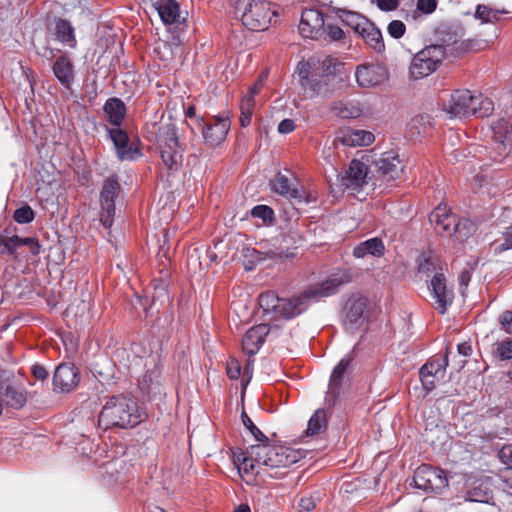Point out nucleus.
<instances>
[{
	"label": "nucleus",
	"instance_id": "60",
	"mask_svg": "<svg viewBox=\"0 0 512 512\" xmlns=\"http://www.w3.org/2000/svg\"><path fill=\"white\" fill-rule=\"evenodd\" d=\"M161 48H163L165 51V54L161 56V59L164 61H169L172 58L170 45H168L167 43H159L155 51L159 52Z\"/></svg>",
	"mask_w": 512,
	"mask_h": 512
},
{
	"label": "nucleus",
	"instance_id": "32",
	"mask_svg": "<svg viewBox=\"0 0 512 512\" xmlns=\"http://www.w3.org/2000/svg\"><path fill=\"white\" fill-rule=\"evenodd\" d=\"M492 129L495 139L512 150V121L498 120L493 124Z\"/></svg>",
	"mask_w": 512,
	"mask_h": 512
},
{
	"label": "nucleus",
	"instance_id": "57",
	"mask_svg": "<svg viewBox=\"0 0 512 512\" xmlns=\"http://www.w3.org/2000/svg\"><path fill=\"white\" fill-rule=\"evenodd\" d=\"M295 129L294 121L291 119H284L278 125V132L280 134H289Z\"/></svg>",
	"mask_w": 512,
	"mask_h": 512
},
{
	"label": "nucleus",
	"instance_id": "28",
	"mask_svg": "<svg viewBox=\"0 0 512 512\" xmlns=\"http://www.w3.org/2000/svg\"><path fill=\"white\" fill-rule=\"evenodd\" d=\"M385 246L379 238H371L361 242L353 249L356 258H363L367 255L380 257L384 254Z\"/></svg>",
	"mask_w": 512,
	"mask_h": 512
},
{
	"label": "nucleus",
	"instance_id": "35",
	"mask_svg": "<svg viewBox=\"0 0 512 512\" xmlns=\"http://www.w3.org/2000/svg\"><path fill=\"white\" fill-rule=\"evenodd\" d=\"M327 427V413L324 409H317L308 421L306 433L314 436L325 431Z\"/></svg>",
	"mask_w": 512,
	"mask_h": 512
},
{
	"label": "nucleus",
	"instance_id": "3",
	"mask_svg": "<svg viewBox=\"0 0 512 512\" xmlns=\"http://www.w3.org/2000/svg\"><path fill=\"white\" fill-rule=\"evenodd\" d=\"M341 63L332 56H313L298 63V83L309 96L319 94L338 74Z\"/></svg>",
	"mask_w": 512,
	"mask_h": 512
},
{
	"label": "nucleus",
	"instance_id": "5",
	"mask_svg": "<svg viewBox=\"0 0 512 512\" xmlns=\"http://www.w3.org/2000/svg\"><path fill=\"white\" fill-rule=\"evenodd\" d=\"M442 109L450 118L485 117L493 111V103L482 95H473L469 90H456L443 101Z\"/></svg>",
	"mask_w": 512,
	"mask_h": 512
},
{
	"label": "nucleus",
	"instance_id": "14",
	"mask_svg": "<svg viewBox=\"0 0 512 512\" xmlns=\"http://www.w3.org/2000/svg\"><path fill=\"white\" fill-rule=\"evenodd\" d=\"M376 166L383 182L399 179L404 172L403 162L394 151L383 153L377 161Z\"/></svg>",
	"mask_w": 512,
	"mask_h": 512
},
{
	"label": "nucleus",
	"instance_id": "20",
	"mask_svg": "<svg viewBox=\"0 0 512 512\" xmlns=\"http://www.w3.org/2000/svg\"><path fill=\"white\" fill-rule=\"evenodd\" d=\"M355 78L360 87L371 88L383 83L387 74L380 65H360L356 69Z\"/></svg>",
	"mask_w": 512,
	"mask_h": 512
},
{
	"label": "nucleus",
	"instance_id": "41",
	"mask_svg": "<svg viewBox=\"0 0 512 512\" xmlns=\"http://www.w3.org/2000/svg\"><path fill=\"white\" fill-rule=\"evenodd\" d=\"M263 86V79H259L253 86L250 87L249 94L244 96L240 103V111L241 112H250L253 113L254 109V97L259 93Z\"/></svg>",
	"mask_w": 512,
	"mask_h": 512
},
{
	"label": "nucleus",
	"instance_id": "58",
	"mask_svg": "<svg viewBox=\"0 0 512 512\" xmlns=\"http://www.w3.org/2000/svg\"><path fill=\"white\" fill-rule=\"evenodd\" d=\"M32 373H33L34 377L38 380H46L48 377V372L41 365H34L32 367Z\"/></svg>",
	"mask_w": 512,
	"mask_h": 512
},
{
	"label": "nucleus",
	"instance_id": "61",
	"mask_svg": "<svg viewBox=\"0 0 512 512\" xmlns=\"http://www.w3.org/2000/svg\"><path fill=\"white\" fill-rule=\"evenodd\" d=\"M457 350L460 355L465 357L469 356L472 353L471 345L467 342L458 344Z\"/></svg>",
	"mask_w": 512,
	"mask_h": 512
},
{
	"label": "nucleus",
	"instance_id": "39",
	"mask_svg": "<svg viewBox=\"0 0 512 512\" xmlns=\"http://www.w3.org/2000/svg\"><path fill=\"white\" fill-rule=\"evenodd\" d=\"M56 33L58 39L62 43L69 47L75 46L76 41L74 38L73 28L68 21L62 19L58 20L56 23Z\"/></svg>",
	"mask_w": 512,
	"mask_h": 512
},
{
	"label": "nucleus",
	"instance_id": "51",
	"mask_svg": "<svg viewBox=\"0 0 512 512\" xmlns=\"http://www.w3.org/2000/svg\"><path fill=\"white\" fill-rule=\"evenodd\" d=\"M226 372L230 379H238L241 375V365L238 360L230 359L226 365Z\"/></svg>",
	"mask_w": 512,
	"mask_h": 512
},
{
	"label": "nucleus",
	"instance_id": "48",
	"mask_svg": "<svg viewBox=\"0 0 512 512\" xmlns=\"http://www.w3.org/2000/svg\"><path fill=\"white\" fill-rule=\"evenodd\" d=\"M405 24L400 20H393L388 24L387 31L393 38H401L405 33Z\"/></svg>",
	"mask_w": 512,
	"mask_h": 512
},
{
	"label": "nucleus",
	"instance_id": "38",
	"mask_svg": "<svg viewBox=\"0 0 512 512\" xmlns=\"http://www.w3.org/2000/svg\"><path fill=\"white\" fill-rule=\"evenodd\" d=\"M341 19L345 25L350 27L357 34L363 32L367 25V22L369 21L364 16L350 11L343 12Z\"/></svg>",
	"mask_w": 512,
	"mask_h": 512
},
{
	"label": "nucleus",
	"instance_id": "17",
	"mask_svg": "<svg viewBox=\"0 0 512 512\" xmlns=\"http://www.w3.org/2000/svg\"><path fill=\"white\" fill-rule=\"evenodd\" d=\"M429 221L437 233L449 236L459 220L446 204H439L430 214Z\"/></svg>",
	"mask_w": 512,
	"mask_h": 512
},
{
	"label": "nucleus",
	"instance_id": "4",
	"mask_svg": "<svg viewBox=\"0 0 512 512\" xmlns=\"http://www.w3.org/2000/svg\"><path fill=\"white\" fill-rule=\"evenodd\" d=\"M144 412L133 397L113 396L103 406L99 414V424L104 428H130L144 419Z\"/></svg>",
	"mask_w": 512,
	"mask_h": 512
},
{
	"label": "nucleus",
	"instance_id": "19",
	"mask_svg": "<svg viewBox=\"0 0 512 512\" xmlns=\"http://www.w3.org/2000/svg\"><path fill=\"white\" fill-rule=\"evenodd\" d=\"M368 168L359 160H352L342 177V185L352 191H358L369 185Z\"/></svg>",
	"mask_w": 512,
	"mask_h": 512
},
{
	"label": "nucleus",
	"instance_id": "64",
	"mask_svg": "<svg viewBox=\"0 0 512 512\" xmlns=\"http://www.w3.org/2000/svg\"><path fill=\"white\" fill-rule=\"evenodd\" d=\"M252 114L253 113H250V112H241L240 124H241L242 127H246V126H248L250 124Z\"/></svg>",
	"mask_w": 512,
	"mask_h": 512
},
{
	"label": "nucleus",
	"instance_id": "9",
	"mask_svg": "<svg viewBox=\"0 0 512 512\" xmlns=\"http://www.w3.org/2000/svg\"><path fill=\"white\" fill-rule=\"evenodd\" d=\"M158 147L162 162L167 168H177L181 164L183 149L174 129L167 127L160 130Z\"/></svg>",
	"mask_w": 512,
	"mask_h": 512
},
{
	"label": "nucleus",
	"instance_id": "63",
	"mask_svg": "<svg viewBox=\"0 0 512 512\" xmlns=\"http://www.w3.org/2000/svg\"><path fill=\"white\" fill-rule=\"evenodd\" d=\"M471 280V273L469 270H463L459 275V283L461 286L467 287Z\"/></svg>",
	"mask_w": 512,
	"mask_h": 512
},
{
	"label": "nucleus",
	"instance_id": "13",
	"mask_svg": "<svg viewBox=\"0 0 512 512\" xmlns=\"http://www.w3.org/2000/svg\"><path fill=\"white\" fill-rule=\"evenodd\" d=\"M428 288L436 310L440 314H444L454 298L453 291L447 287L444 275L442 273L434 274Z\"/></svg>",
	"mask_w": 512,
	"mask_h": 512
},
{
	"label": "nucleus",
	"instance_id": "34",
	"mask_svg": "<svg viewBox=\"0 0 512 512\" xmlns=\"http://www.w3.org/2000/svg\"><path fill=\"white\" fill-rule=\"evenodd\" d=\"M418 270L427 275L430 273H440L439 271L442 270V267L438 256L431 252L422 253L418 257Z\"/></svg>",
	"mask_w": 512,
	"mask_h": 512
},
{
	"label": "nucleus",
	"instance_id": "2",
	"mask_svg": "<svg viewBox=\"0 0 512 512\" xmlns=\"http://www.w3.org/2000/svg\"><path fill=\"white\" fill-rule=\"evenodd\" d=\"M302 458L300 450L284 445L258 443L246 452L234 455V463L241 478L251 484L256 477L264 479V467L268 469L287 468Z\"/></svg>",
	"mask_w": 512,
	"mask_h": 512
},
{
	"label": "nucleus",
	"instance_id": "24",
	"mask_svg": "<svg viewBox=\"0 0 512 512\" xmlns=\"http://www.w3.org/2000/svg\"><path fill=\"white\" fill-rule=\"evenodd\" d=\"M151 5L165 25L180 22L181 12L176 0H151Z\"/></svg>",
	"mask_w": 512,
	"mask_h": 512
},
{
	"label": "nucleus",
	"instance_id": "21",
	"mask_svg": "<svg viewBox=\"0 0 512 512\" xmlns=\"http://www.w3.org/2000/svg\"><path fill=\"white\" fill-rule=\"evenodd\" d=\"M79 382L78 370L70 364H60L54 373V389L60 392L73 390Z\"/></svg>",
	"mask_w": 512,
	"mask_h": 512
},
{
	"label": "nucleus",
	"instance_id": "53",
	"mask_svg": "<svg viewBox=\"0 0 512 512\" xmlns=\"http://www.w3.org/2000/svg\"><path fill=\"white\" fill-rule=\"evenodd\" d=\"M442 377L431 374H420L422 385L426 391H431L435 388L436 381Z\"/></svg>",
	"mask_w": 512,
	"mask_h": 512
},
{
	"label": "nucleus",
	"instance_id": "59",
	"mask_svg": "<svg viewBox=\"0 0 512 512\" xmlns=\"http://www.w3.org/2000/svg\"><path fill=\"white\" fill-rule=\"evenodd\" d=\"M299 506L303 511L309 512L315 507V503L312 498L306 497L300 500Z\"/></svg>",
	"mask_w": 512,
	"mask_h": 512
},
{
	"label": "nucleus",
	"instance_id": "1",
	"mask_svg": "<svg viewBox=\"0 0 512 512\" xmlns=\"http://www.w3.org/2000/svg\"><path fill=\"white\" fill-rule=\"evenodd\" d=\"M345 281L338 277L312 284L290 298H280L268 291L259 296V307L267 319H290L305 311L313 302H318L337 292Z\"/></svg>",
	"mask_w": 512,
	"mask_h": 512
},
{
	"label": "nucleus",
	"instance_id": "42",
	"mask_svg": "<svg viewBox=\"0 0 512 512\" xmlns=\"http://www.w3.org/2000/svg\"><path fill=\"white\" fill-rule=\"evenodd\" d=\"M447 358L443 360H433L422 366L420 374H431L444 377Z\"/></svg>",
	"mask_w": 512,
	"mask_h": 512
},
{
	"label": "nucleus",
	"instance_id": "26",
	"mask_svg": "<svg viewBox=\"0 0 512 512\" xmlns=\"http://www.w3.org/2000/svg\"><path fill=\"white\" fill-rule=\"evenodd\" d=\"M53 72L60 83L70 88L74 79L73 65L66 57L58 58L53 65Z\"/></svg>",
	"mask_w": 512,
	"mask_h": 512
},
{
	"label": "nucleus",
	"instance_id": "12",
	"mask_svg": "<svg viewBox=\"0 0 512 512\" xmlns=\"http://www.w3.org/2000/svg\"><path fill=\"white\" fill-rule=\"evenodd\" d=\"M119 184L115 179L105 181L100 195L101 213L100 221L105 228L112 226L115 213L114 200L118 194Z\"/></svg>",
	"mask_w": 512,
	"mask_h": 512
},
{
	"label": "nucleus",
	"instance_id": "33",
	"mask_svg": "<svg viewBox=\"0 0 512 512\" xmlns=\"http://www.w3.org/2000/svg\"><path fill=\"white\" fill-rule=\"evenodd\" d=\"M359 35L374 50L380 52L384 49L382 34L372 22L368 21L365 29Z\"/></svg>",
	"mask_w": 512,
	"mask_h": 512
},
{
	"label": "nucleus",
	"instance_id": "30",
	"mask_svg": "<svg viewBox=\"0 0 512 512\" xmlns=\"http://www.w3.org/2000/svg\"><path fill=\"white\" fill-rule=\"evenodd\" d=\"M1 385L3 386L2 399L4 405L14 409H20L25 405L27 398L21 389L10 384Z\"/></svg>",
	"mask_w": 512,
	"mask_h": 512
},
{
	"label": "nucleus",
	"instance_id": "7",
	"mask_svg": "<svg viewBox=\"0 0 512 512\" xmlns=\"http://www.w3.org/2000/svg\"><path fill=\"white\" fill-rule=\"evenodd\" d=\"M447 56L446 47L442 44H431L418 51L409 65V78L423 79L433 74Z\"/></svg>",
	"mask_w": 512,
	"mask_h": 512
},
{
	"label": "nucleus",
	"instance_id": "46",
	"mask_svg": "<svg viewBox=\"0 0 512 512\" xmlns=\"http://www.w3.org/2000/svg\"><path fill=\"white\" fill-rule=\"evenodd\" d=\"M242 421L246 429L250 431L255 440H257L259 443H262L267 439V437L258 429V427L253 423V421L244 411L242 412Z\"/></svg>",
	"mask_w": 512,
	"mask_h": 512
},
{
	"label": "nucleus",
	"instance_id": "43",
	"mask_svg": "<svg viewBox=\"0 0 512 512\" xmlns=\"http://www.w3.org/2000/svg\"><path fill=\"white\" fill-rule=\"evenodd\" d=\"M495 354L501 360L512 359V339L498 342L496 344Z\"/></svg>",
	"mask_w": 512,
	"mask_h": 512
},
{
	"label": "nucleus",
	"instance_id": "27",
	"mask_svg": "<svg viewBox=\"0 0 512 512\" xmlns=\"http://www.w3.org/2000/svg\"><path fill=\"white\" fill-rule=\"evenodd\" d=\"M331 111L342 119H354L363 114L360 104L353 101H335L331 105Z\"/></svg>",
	"mask_w": 512,
	"mask_h": 512
},
{
	"label": "nucleus",
	"instance_id": "22",
	"mask_svg": "<svg viewBox=\"0 0 512 512\" xmlns=\"http://www.w3.org/2000/svg\"><path fill=\"white\" fill-rule=\"evenodd\" d=\"M336 139L344 146L357 147L372 144L375 137L372 132L367 130L343 127L338 130Z\"/></svg>",
	"mask_w": 512,
	"mask_h": 512
},
{
	"label": "nucleus",
	"instance_id": "50",
	"mask_svg": "<svg viewBox=\"0 0 512 512\" xmlns=\"http://www.w3.org/2000/svg\"><path fill=\"white\" fill-rule=\"evenodd\" d=\"M437 8V0H417L416 10L422 14H432Z\"/></svg>",
	"mask_w": 512,
	"mask_h": 512
},
{
	"label": "nucleus",
	"instance_id": "56",
	"mask_svg": "<svg viewBox=\"0 0 512 512\" xmlns=\"http://www.w3.org/2000/svg\"><path fill=\"white\" fill-rule=\"evenodd\" d=\"M399 5V0H377V6L382 11L395 10Z\"/></svg>",
	"mask_w": 512,
	"mask_h": 512
},
{
	"label": "nucleus",
	"instance_id": "18",
	"mask_svg": "<svg viewBox=\"0 0 512 512\" xmlns=\"http://www.w3.org/2000/svg\"><path fill=\"white\" fill-rule=\"evenodd\" d=\"M109 137L120 160H134L140 156L138 147L134 145V142H130L124 130L118 127L112 128L109 130Z\"/></svg>",
	"mask_w": 512,
	"mask_h": 512
},
{
	"label": "nucleus",
	"instance_id": "44",
	"mask_svg": "<svg viewBox=\"0 0 512 512\" xmlns=\"http://www.w3.org/2000/svg\"><path fill=\"white\" fill-rule=\"evenodd\" d=\"M34 219V211L28 205L18 208L14 212V220L19 224H27Z\"/></svg>",
	"mask_w": 512,
	"mask_h": 512
},
{
	"label": "nucleus",
	"instance_id": "23",
	"mask_svg": "<svg viewBox=\"0 0 512 512\" xmlns=\"http://www.w3.org/2000/svg\"><path fill=\"white\" fill-rule=\"evenodd\" d=\"M268 333L269 327L266 324H259L250 328L242 339L243 351L249 355L257 353Z\"/></svg>",
	"mask_w": 512,
	"mask_h": 512
},
{
	"label": "nucleus",
	"instance_id": "25",
	"mask_svg": "<svg viewBox=\"0 0 512 512\" xmlns=\"http://www.w3.org/2000/svg\"><path fill=\"white\" fill-rule=\"evenodd\" d=\"M368 299L362 295H353L346 304V318L352 324H362L367 318Z\"/></svg>",
	"mask_w": 512,
	"mask_h": 512
},
{
	"label": "nucleus",
	"instance_id": "10",
	"mask_svg": "<svg viewBox=\"0 0 512 512\" xmlns=\"http://www.w3.org/2000/svg\"><path fill=\"white\" fill-rule=\"evenodd\" d=\"M350 357H343L332 370L325 402L329 406H333L343 396L349 388V372Z\"/></svg>",
	"mask_w": 512,
	"mask_h": 512
},
{
	"label": "nucleus",
	"instance_id": "36",
	"mask_svg": "<svg viewBox=\"0 0 512 512\" xmlns=\"http://www.w3.org/2000/svg\"><path fill=\"white\" fill-rule=\"evenodd\" d=\"M265 258L266 254L252 247L243 248L240 254V260L246 271L253 270Z\"/></svg>",
	"mask_w": 512,
	"mask_h": 512
},
{
	"label": "nucleus",
	"instance_id": "16",
	"mask_svg": "<svg viewBox=\"0 0 512 512\" xmlns=\"http://www.w3.org/2000/svg\"><path fill=\"white\" fill-rule=\"evenodd\" d=\"M203 138L211 145H218L226 139L230 130V121L227 117H218L213 124H205L202 118L197 119Z\"/></svg>",
	"mask_w": 512,
	"mask_h": 512
},
{
	"label": "nucleus",
	"instance_id": "8",
	"mask_svg": "<svg viewBox=\"0 0 512 512\" xmlns=\"http://www.w3.org/2000/svg\"><path fill=\"white\" fill-rule=\"evenodd\" d=\"M413 484L425 492L440 493L448 486V478L440 468L421 465L414 472Z\"/></svg>",
	"mask_w": 512,
	"mask_h": 512
},
{
	"label": "nucleus",
	"instance_id": "31",
	"mask_svg": "<svg viewBox=\"0 0 512 512\" xmlns=\"http://www.w3.org/2000/svg\"><path fill=\"white\" fill-rule=\"evenodd\" d=\"M272 190L287 198L297 199L301 197L300 192L291 186L290 180L287 176L278 173L271 180Z\"/></svg>",
	"mask_w": 512,
	"mask_h": 512
},
{
	"label": "nucleus",
	"instance_id": "11",
	"mask_svg": "<svg viewBox=\"0 0 512 512\" xmlns=\"http://www.w3.org/2000/svg\"><path fill=\"white\" fill-rule=\"evenodd\" d=\"M298 29L302 37L320 40L326 34L323 14L316 9L304 10L301 14Z\"/></svg>",
	"mask_w": 512,
	"mask_h": 512
},
{
	"label": "nucleus",
	"instance_id": "6",
	"mask_svg": "<svg viewBox=\"0 0 512 512\" xmlns=\"http://www.w3.org/2000/svg\"><path fill=\"white\" fill-rule=\"evenodd\" d=\"M235 14L251 31H264L278 15L277 6L269 0H237Z\"/></svg>",
	"mask_w": 512,
	"mask_h": 512
},
{
	"label": "nucleus",
	"instance_id": "45",
	"mask_svg": "<svg viewBox=\"0 0 512 512\" xmlns=\"http://www.w3.org/2000/svg\"><path fill=\"white\" fill-rule=\"evenodd\" d=\"M253 217L262 219L263 223H270L273 220L274 212L266 205H257L251 210Z\"/></svg>",
	"mask_w": 512,
	"mask_h": 512
},
{
	"label": "nucleus",
	"instance_id": "29",
	"mask_svg": "<svg viewBox=\"0 0 512 512\" xmlns=\"http://www.w3.org/2000/svg\"><path fill=\"white\" fill-rule=\"evenodd\" d=\"M103 109L106 120L110 124L118 127L122 123L126 109L124 103L121 100L117 98H111L107 100Z\"/></svg>",
	"mask_w": 512,
	"mask_h": 512
},
{
	"label": "nucleus",
	"instance_id": "62",
	"mask_svg": "<svg viewBox=\"0 0 512 512\" xmlns=\"http://www.w3.org/2000/svg\"><path fill=\"white\" fill-rule=\"evenodd\" d=\"M501 478L507 487L512 489V469H504L501 473Z\"/></svg>",
	"mask_w": 512,
	"mask_h": 512
},
{
	"label": "nucleus",
	"instance_id": "54",
	"mask_svg": "<svg viewBox=\"0 0 512 512\" xmlns=\"http://www.w3.org/2000/svg\"><path fill=\"white\" fill-rule=\"evenodd\" d=\"M508 249H512V225L507 229L505 233V240L503 243L495 245V252H502Z\"/></svg>",
	"mask_w": 512,
	"mask_h": 512
},
{
	"label": "nucleus",
	"instance_id": "37",
	"mask_svg": "<svg viewBox=\"0 0 512 512\" xmlns=\"http://www.w3.org/2000/svg\"><path fill=\"white\" fill-rule=\"evenodd\" d=\"M475 232V227L473 223L467 219H461L458 221L457 225L454 227V231H452V237L455 242H465L468 238Z\"/></svg>",
	"mask_w": 512,
	"mask_h": 512
},
{
	"label": "nucleus",
	"instance_id": "15",
	"mask_svg": "<svg viewBox=\"0 0 512 512\" xmlns=\"http://www.w3.org/2000/svg\"><path fill=\"white\" fill-rule=\"evenodd\" d=\"M491 487L492 482L489 477L469 478L467 480L465 500L489 504L493 499Z\"/></svg>",
	"mask_w": 512,
	"mask_h": 512
},
{
	"label": "nucleus",
	"instance_id": "55",
	"mask_svg": "<svg viewBox=\"0 0 512 512\" xmlns=\"http://www.w3.org/2000/svg\"><path fill=\"white\" fill-rule=\"evenodd\" d=\"M500 323L508 334H512V311L503 312L500 316Z\"/></svg>",
	"mask_w": 512,
	"mask_h": 512
},
{
	"label": "nucleus",
	"instance_id": "49",
	"mask_svg": "<svg viewBox=\"0 0 512 512\" xmlns=\"http://www.w3.org/2000/svg\"><path fill=\"white\" fill-rule=\"evenodd\" d=\"M498 457L505 469H512V444L504 445L498 452Z\"/></svg>",
	"mask_w": 512,
	"mask_h": 512
},
{
	"label": "nucleus",
	"instance_id": "40",
	"mask_svg": "<svg viewBox=\"0 0 512 512\" xmlns=\"http://www.w3.org/2000/svg\"><path fill=\"white\" fill-rule=\"evenodd\" d=\"M504 13L487 5H477L474 17L481 21V23H493L499 19V15Z\"/></svg>",
	"mask_w": 512,
	"mask_h": 512
},
{
	"label": "nucleus",
	"instance_id": "52",
	"mask_svg": "<svg viewBox=\"0 0 512 512\" xmlns=\"http://www.w3.org/2000/svg\"><path fill=\"white\" fill-rule=\"evenodd\" d=\"M159 377L158 370L154 369L145 375H143L142 379L140 380L139 384L142 389L149 390L150 387L157 382V379Z\"/></svg>",
	"mask_w": 512,
	"mask_h": 512
},
{
	"label": "nucleus",
	"instance_id": "47",
	"mask_svg": "<svg viewBox=\"0 0 512 512\" xmlns=\"http://www.w3.org/2000/svg\"><path fill=\"white\" fill-rule=\"evenodd\" d=\"M325 29H326V34L320 40L338 41L344 37L343 30L338 26L328 25L327 27H325Z\"/></svg>",
	"mask_w": 512,
	"mask_h": 512
}]
</instances>
